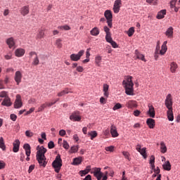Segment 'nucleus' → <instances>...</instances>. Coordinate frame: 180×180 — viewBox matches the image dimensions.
<instances>
[{
  "mask_svg": "<svg viewBox=\"0 0 180 180\" xmlns=\"http://www.w3.org/2000/svg\"><path fill=\"white\" fill-rule=\"evenodd\" d=\"M46 153H47V149H46L44 146H37V161L39 167H43V168H46V165H47V158H46L45 155Z\"/></svg>",
  "mask_w": 180,
  "mask_h": 180,
  "instance_id": "nucleus-1",
  "label": "nucleus"
},
{
  "mask_svg": "<svg viewBox=\"0 0 180 180\" xmlns=\"http://www.w3.org/2000/svg\"><path fill=\"white\" fill-rule=\"evenodd\" d=\"M133 77L128 76L122 82V85L125 89V94L127 95L133 96L134 95V90L133 86L134 84L133 83Z\"/></svg>",
  "mask_w": 180,
  "mask_h": 180,
  "instance_id": "nucleus-2",
  "label": "nucleus"
},
{
  "mask_svg": "<svg viewBox=\"0 0 180 180\" xmlns=\"http://www.w3.org/2000/svg\"><path fill=\"white\" fill-rule=\"evenodd\" d=\"M52 166L55 169V172L58 174L60 169H61V167H63V160H61V155L60 154L57 155L55 160L52 162Z\"/></svg>",
  "mask_w": 180,
  "mask_h": 180,
  "instance_id": "nucleus-3",
  "label": "nucleus"
},
{
  "mask_svg": "<svg viewBox=\"0 0 180 180\" xmlns=\"http://www.w3.org/2000/svg\"><path fill=\"white\" fill-rule=\"evenodd\" d=\"M101 167H94L91 170V174H94V176L97 180H102V176H103V173L101 172Z\"/></svg>",
  "mask_w": 180,
  "mask_h": 180,
  "instance_id": "nucleus-4",
  "label": "nucleus"
},
{
  "mask_svg": "<svg viewBox=\"0 0 180 180\" xmlns=\"http://www.w3.org/2000/svg\"><path fill=\"white\" fill-rule=\"evenodd\" d=\"M104 16L105 19H107V23L109 27L112 28V19L113 18V15H112V11H110V10H106L104 13Z\"/></svg>",
  "mask_w": 180,
  "mask_h": 180,
  "instance_id": "nucleus-5",
  "label": "nucleus"
},
{
  "mask_svg": "<svg viewBox=\"0 0 180 180\" xmlns=\"http://www.w3.org/2000/svg\"><path fill=\"white\" fill-rule=\"evenodd\" d=\"M84 53H85V51L81 50L77 54H71L70 56V60H72V61H79V60H81V56H84Z\"/></svg>",
  "mask_w": 180,
  "mask_h": 180,
  "instance_id": "nucleus-6",
  "label": "nucleus"
},
{
  "mask_svg": "<svg viewBox=\"0 0 180 180\" xmlns=\"http://www.w3.org/2000/svg\"><path fill=\"white\" fill-rule=\"evenodd\" d=\"M70 120L72 122H80L81 115H79V111H74L70 116Z\"/></svg>",
  "mask_w": 180,
  "mask_h": 180,
  "instance_id": "nucleus-7",
  "label": "nucleus"
},
{
  "mask_svg": "<svg viewBox=\"0 0 180 180\" xmlns=\"http://www.w3.org/2000/svg\"><path fill=\"white\" fill-rule=\"evenodd\" d=\"M172 95H171V94H169L166 96L165 105L167 109H172Z\"/></svg>",
  "mask_w": 180,
  "mask_h": 180,
  "instance_id": "nucleus-8",
  "label": "nucleus"
},
{
  "mask_svg": "<svg viewBox=\"0 0 180 180\" xmlns=\"http://www.w3.org/2000/svg\"><path fill=\"white\" fill-rule=\"evenodd\" d=\"M22 98L20 97V95L18 94L16 96V99L14 103V108L15 109H19V108H22Z\"/></svg>",
  "mask_w": 180,
  "mask_h": 180,
  "instance_id": "nucleus-9",
  "label": "nucleus"
},
{
  "mask_svg": "<svg viewBox=\"0 0 180 180\" xmlns=\"http://www.w3.org/2000/svg\"><path fill=\"white\" fill-rule=\"evenodd\" d=\"M122 5V0H116L114 3L113 11L114 13H119L120 11V6Z\"/></svg>",
  "mask_w": 180,
  "mask_h": 180,
  "instance_id": "nucleus-10",
  "label": "nucleus"
},
{
  "mask_svg": "<svg viewBox=\"0 0 180 180\" xmlns=\"http://www.w3.org/2000/svg\"><path fill=\"white\" fill-rule=\"evenodd\" d=\"M22 72L20 71H17L15 73L14 79L17 84V85H19L20 82H22Z\"/></svg>",
  "mask_w": 180,
  "mask_h": 180,
  "instance_id": "nucleus-11",
  "label": "nucleus"
},
{
  "mask_svg": "<svg viewBox=\"0 0 180 180\" xmlns=\"http://www.w3.org/2000/svg\"><path fill=\"white\" fill-rule=\"evenodd\" d=\"M13 153H18L19 151V148L20 147V141L18 139H16L13 143Z\"/></svg>",
  "mask_w": 180,
  "mask_h": 180,
  "instance_id": "nucleus-12",
  "label": "nucleus"
},
{
  "mask_svg": "<svg viewBox=\"0 0 180 180\" xmlns=\"http://www.w3.org/2000/svg\"><path fill=\"white\" fill-rule=\"evenodd\" d=\"M148 115H149L150 117H155V110L154 109V106L151 104H148Z\"/></svg>",
  "mask_w": 180,
  "mask_h": 180,
  "instance_id": "nucleus-13",
  "label": "nucleus"
},
{
  "mask_svg": "<svg viewBox=\"0 0 180 180\" xmlns=\"http://www.w3.org/2000/svg\"><path fill=\"white\" fill-rule=\"evenodd\" d=\"M110 133L112 135V137H119V133H117V129L116 128V126L111 125L110 127Z\"/></svg>",
  "mask_w": 180,
  "mask_h": 180,
  "instance_id": "nucleus-14",
  "label": "nucleus"
},
{
  "mask_svg": "<svg viewBox=\"0 0 180 180\" xmlns=\"http://www.w3.org/2000/svg\"><path fill=\"white\" fill-rule=\"evenodd\" d=\"M146 124L148 126L149 129H154V127H155V120L152 118H148Z\"/></svg>",
  "mask_w": 180,
  "mask_h": 180,
  "instance_id": "nucleus-15",
  "label": "nucleus"
},
{
  "mask_svg": "<svg viewBox=\"0 0 180 180\" xmlns=\"http://www.w3.org/2000/svg\"><path fill=\"white\" fill-rule=\"evenodd\" d=\"M165 35L168 39H172L174 37V28L172 27H169L165 32Z\"/></svg>",
  "mask_w": 180,
  "mask_h": 180,
  "instance_id": "nucleus-16",
  "label": "nucleus"
},
{
  "mask_svg": "<svg viewBox=\"0 0 180 180\" xmlns=\"http://www.w3.org/2000/svg\"><path fill=\"white\" fill-rule=\"evenodd\" d=\"M91 171V165H89L86 167L84 170L79 171V174H80L81 176H85V175H86V174H89Z\"/></svg>",
  "mask_w": 180,
  "mask_h": 180,
  "instance_id": "nucleus-17",
  "label": "nucleus"
},
{
  "mask_svg": "<svg viewBox=\"0 0 180 180\" xmlns=\"http://www.w3.org/2000/svg\"><path fill=\"white\" fill-rule=\"evenodd\" d=\"M6 44H8L9 49H13V47H15V39L13 37H10L7 39Z\"/></svg>",
  "mask_w": 180,
  "mask_h": 180,
  "instance_id": "nucleus-18",
  "label": "nucleus"
},
{
  "mask_svg": "<svg viewBox=\"0 0 180 180\" xmlns=\"http://www.w3.org/2000/svg\"><path fill=\"white\" fill-rule=\"evenodd\" d=\"M15 54L16 57H23L25 56V49H17L15 51Z\"/></svg>",
  "mask_w": 180,
  "mask_h": 180,
  "instance_id": "nucleus-19",
  "label": "nucleus"
},
{
  "mask_svg": "<svg viewBox=\"0 0 180 180\" xmlns=\"http://www.w3.org/2000/svg\"><path fill=\"white\" fill-rule=\"evenodd\" d=\"M1 105L3 106H12V102H11V98L9 97H6V98L4 99L3 102L1 103Z\"/></svg>",
  "mask_w": 180,
  "mask_h": 180,
  "instance_id": "nucleus-20",
  "label": "nucleus"
},
{
  "mask_svg": "<svg viewBox=\"0 0 180 180\" xmlns=\"http://www.w3.org/2000/svg\"><path fill=\"white\" fill-rule=\"evenodd\" d=\"M29 6H25L20 9V13L22 16H26V15H29Z\"/></svg>",
  "mask_w": 180,
  "mask_h": 180,
  "instance_id": "nucleus-21",
  "label": "nucleus"
},
{
  "mask_svg": "<svg viewBox=\"0 0 180 180\" xmlns=\"http://www.w3.org/2000/svg\"><path fill=\"white\" fill-rule=\"evenodd\" d=\"M165 15H167V10H161L158 13L156 18L157 19H164Z\"/></svg>",
  "mask_w": 180,
  "mask_h": 180,
  "instance_id": "nucleus-22",
  "label": "nucleus"
},
{
  "mask_svg": "<svg viewBox=\"0 0 180 180\" xmlns=\"http://www.w3.org/2000/svg\"><path fill=\"white\" fill-rule=\"evenodd\" d=\"M70 93L72 94V91H70V89L66 88L64 90L58 92L57 94V96H59V98H60V97L64 96V95H66L67 94H70Z\"/></svg>",
  "mask_w": 180,
  "mask_h": 180,
  "instance_id": "nucleus-23",
  "label": "nucleus"
},
{
  "mask_svg": "<svg viewBox=\"0 0 180 180\" xmlns=\"http://www.w3.org/2000/svg\"><path fill=\"white\" fill-rule=\"evenodd\" d=\"M23 148L25 150L26 155H30V154H32L30 145L29 143L24 144Z\"/></svg>",
  "mask_w": 180,
  "mask_h": 180,
  "instance_id": "nucleus-24",
  "label": "nucleus"
},
{
  "mask_svg": "<svg viewBox=\"0 0 180 180\" xmlns=\"http://www.w3.org/2000/svg\"><path fill=\"white\" fill-rule=\"evenodd\" d=\"M126 106L129 109H133V108H136V106H137V104H136V101H129L127 103Z\"/></svg>",
  "mask_w": 180,
  "mask_h": 180,
  "instance_id": "nucleus-25",
  "label": "nucleus"
},
{
  "mask_svg": "<svg viewBox=\"0 0 180 180\" xmlns=\"http://www.w3.org/2000/svg\"><path fill=\"white\" fill-rule=\"evenodd\" d=\"M103 91L104 92L103 95L106 98L109 96V86L107 84H103Z\"/></svg>",
  "mask_w": 180,
  "mask_h": 180,
  "instance_id": "nucleus-26",
  "label": "nucleus"
},
{
  "mask_svg": "<svg viewBox=\"0 0 180 180\" xmlns=\"http://www.w3.org/2000/svg\"><path fill=\"white\" fill-rule=\"evenodd\" d=\"M162 168L165 171H171V163L169 160L166 161L165 163L162 165Z\"/></svg>",
  "mask_w": 180,
  "mask_h": 180,
  "instance_id": "nucleus-27",
  "label": "nucleus"
},
{
  "mask_svg": "<svg viewBox=\"0 0 180 180\" xmlns=\"http://www.w3.org/2000/svg\"><path fill=\"white\" fill-rule=\"evenodd\" d=\"M167 118L169 122H172L174 120V112L172 109H168L167 110Z\"/></svg>",
  "mask_w": 180,
  "mask_h": 180,
  "instance_id": "nucleus-28",
  "label": "nucleus"
},
{
  "mask_svg": "<svg viewBox=\"0 0 180 180\" xmlns=\"http://www.w3.org/2000/svg\"><path fill=\"white\" fill-rule=\"evenodd\" d=\"M176 68H178V64H176V63L175 62H172L170 64V71L172 73H174L175 71H176Z\"/></svg>",
  "mask_w": 180,
  "mask_h": 180,
  "instance_id": "nucleus-29",
  "label": "nucleus"
},
{
  "mask_svg": "<svg viewBox=\"0 0 180 180\" xmlns=\"http://www.w3.org/2000/svg\"><path fill=\"white\" fill-rule=\"evenodd\" d=\"M63 40L60 38L57 39L55 41V46H56L57 49L63 48Z\"/></svg>",
  "mask_w": 180,
  "mask_h": 180,
  "instance_id": "nucleus-30",
  "label": "nucleus"
},
{
  "mask_svg": "<svg viewBox=\"0 0 180 180\" xmlns=\"http://www.w3.org/2000/svg\"><path fill=\"white\" fill-rule=\"evenodd\" d=\"M45 33L44 30H39L38 34H37V39H44Z\"/></svg>",
  "mask_w": 180,
  "mask_h": 180,
  "instance_id": "nucleus-31",
  "label": "nucleus"
},
{
  "mask_svg": "<svg viewBox=\"0 0 180 180\" xmlns=\"http://www.w3.org/2000/svg\"><path fill=\"white\" fill-rule=\"evenodd\" d=\"M82 162V158L79 157L73 159V165H79Z\"/></svg>",
  "mask_w": 180,
  "mask_h": 180,
  "instance_id": "nucleus-32",
  "label": "nucleus"
},
{
  "mask_svg": "<svg viewBox=\"0 0 180 180\" xmlns=\"http://www.w3.org/2000/svg\"><path fill=\"white\" fill-rule=\"evenodd\" d=\"M139 153L143 157L144 160L147 159V148H143Z\"/></svg>",
  "mask_w": 180,
  "mask_h": 180,
  "instance_id": "nucleus-33",
  "label": "nucleus"
},
{
  "mask_svg": "<svg viewBox=\"0 0 180 180\" xmlns=\"http://www.w3.org/2000/svg\"><path fill=\"white\" fill-rule=\"evenodd\" d=\"M90 33H91V36H98V34H99V29H98V27H95L90 31Z\"/></svg>",
  "mask_w": 180,
  "mask_h": 180,
  "instance_id": "nucleus-34",
  "label": "nucleus"
},
{
  "mask_svg": "<svg viewBox=\"0 0 180 180\" xmlns=\"http://www.w3.org/2000/svg\"><path fill=\"white\" fill-rule=\"evenodd\" d=\"M101 61H102V56H97L95 58V63L97 67H101Z\"/></svg>",
  "mask_w": 180,
  "mask_h": 180,
  "instance_id": "nucleus-35",
  "label": "nucleus"
},
{
  "mask_svg": "<svg viewBox=\"0 0 180 180\" xmlns=\"http://www.w3.org/2000/svg\"><path fill=\"white\" fill-rule=\"evenodd\" d=\"M135 54L136 56V58H139V60H141L142 61H145L146 58H144V55L139 53L137 50L135 51Z\"/></svg>",
  "mask_w": 180,
  "mask_h": 180,
  "instance_id": "nucleus-36",
  "label": "nucleus"
},
{
  "mask_svg": "<svg viewBox=\"0 0 180 180\" xmlns=\"http://www.w3.org/2000/svg\"><path fill=\"white\" fill-rule=\"evenodd\" d=\"M88 135L91 136V140H93L95 137L98 136V132L96 131H91L88 133Z\"/></svg>",
  "mask_w": 180,
  "mask_h": 180,
  "instance_id": "nucleus-37",
  "label": "nucleus"
},
{
  "mask_svg": "<svg viewBox=\"0 0 180 180\" xmlns=\"http://www.w3.org/2000/svg\"><path fill=\"white\" fill-rule=\"evenodd\" d=\"M160 150L161 153L163 154H165L167 153V146H165V143L164 142L160 143Z\"/></svg>",
  "mask_w": 180,
  "mask_h": 180,
  "instance_id": "nucleus-38",
  "label": "nucleus"
},
{
  "mask_svg": "<svg viewBox=\"0 0 180 180\" xmlns=\"http://www.w3.org/2000/svg\"><path fill=\"white\" fill-rule=\"evenodd\" d=\"M0 148L3 150V151H5L6 150V146H5V142L4 141V138H0Z\"/></svg>",
  "mask_w": 180,
  "mask_h": 180,
  "instance_id": "nucleus-39",
  "label": "nucleus"
},
{
  "mask_svg": "<svg viewBox=\"0 0 180 180\" xmlns=\"http://www.w3.org/2000/svg\"><path fill=\"white\" fill-rule=\"evenodd\" d=\"M167 50H168V48L167 46H163L162 45L161 50L160 51V54L161 56H164V54H165V53H167Z\"/></svg>",
  "mask_w": 180,
  "mask_h": 180,
  "instance_id": "nucleus-40",
  "label": "nucleus"
},
{
  "mask_svg": "<svg viewBox=\"0 0 180 180\" xmlns=\"http://www.w3.org/2000/svg\"><path fill=\"white\" fill-rule=\"evenodd\" d=\"M58 29H60V30H71V27L68 25L59 26L58 27Z\"/></svg>",
  "mask_w": 180,
  "mask_h": 180,
  "instance_id": "nucleus-41",
  "label": "nucleus"
},
{
  "mask_svg": "<svg viewBox=\"0 0 180 180\" xmlns=\"http://www.w3.org/2000/svg\"><path fill=\"white\" fill-rule=\"evenodd\" d=\"M127 34L129 36V37H131V36H133V34H134V27H131L129 29V30L127 31Z\"/></svg>",
  "mask_w": 180,
  "mask_h": 180,
  "instance_id": "nucleus-42",
  "label": "nucleus"
},
{
  "mask_svg": "<svg viewBox=\"0 0 180 180\" xmlns=\"http://www.w3.org/2000/svg\"><path fill=\"white\" fill-rule=\"evenodd\" d=\"M46 108H47V105L45 103H43L41 105L40 107L38 108V110L37 112H43V110H44V109H46Z\"/></svg>",
  "mask_w": 180,
  "mask_h": 180,
  "instance_id": "nucleus-43",
  "label": "nucleus"
},
{
  "mask_svg": "<svg viewBox=\"0 0 180 180\" xmlns=\"http://www.w3.org/2000/svg\"><path fill=\"white\" fill-rule=\"evenodd\" d=\"M40 63V60H39V56H35V58L33 60L32 65H39V63Z\"/></svg>",
  "mask_w": 180,
  "mask_h": 180,
  "instance_id": "nucleus-44",
  "label": "nucleus"
},
{
  "mask_svg": "<svg viewBox=\"0 0 180 180\" xmlns=\"http://www.w3.org/2000/svg\"><path fill=\"white\" fill-rule=\"evenodd\" d=\"M105 40L108 43H110L112 41H113V39H112V37H111V34H107L105 35Z\"/></svg>",
  "mask_w": 180,
  "mask_h": 180,
  "instance_id": "nucleus-45",
  "label": "nucleus"
},
{
  "mask_svg": "<svg viewBox=\"0 0 180 180\" xmlns=\"http://www.w3.org/2000/svg\"><path fill=\"white\" fill-rule=\"evenodd\" d=\"M105 151H110V153H113L115 151V146H110L105 148Z\"/></svg>",
  "mask_w": 180,
  "mask_h": 180,
  "instance_id": "nucleus-46",
  "label": "nucleus"
},
{
  "mask_svg": "<svg viewBox=\"0 0 180 180\" xmlns=\"http://www.w3.org/2000/svg\"><path fill=\"white\" fill-rule=\"evenodd\" d=\"M117 109H122V104L117 103L112 108V110H117Z\"/></svg>",
  "mask_w": 180,
  "mask_h": 180,
  "instance_id": "nucleus-47",
  "label": "nucleus"
},
{
  "mask_svg": "<svg viewBox=\"0 0 180 180\" xmlns=\"http://www.w3.org/2000/svg\"><path fill=\"white\" fill-rule=\"evenodd\" d=\"M178 0H172L170 1V8L171 9H174L175 8V5H176V2Z\"/></svg>",
  "mask_w": 180,
  "mask_h": 180,
  "instance_id": "nucleus-48",
  "label": "nucleus"
},
{
  "mask_svg": "<svg viewBox=\"0 0 180 180\" xmlns=\"http://www.w3.org/2000/svg\"><path fill=\"white\" fill-rule=\"evenodd\" d=\"M0 98H8V93L6 91H1L0 92Z\"/></svg>",
  "mask_w": 180,
  "mask_h": 180,
  "instance_id": "nucleus-49",
  "label": "nucleus"
},
{
  "mask_svg": "<svg viewBox=\"0 0 180 180\" xmlns=\"http://www.w3.org/2000/svg\"><path fill=\"white\" fill-rule=\"evenodd\" d=\"M158 1V0H146V2L150 5H157Z\"/></svg>",
  "mask_w": 180,
  "mask_h": 180,
  "instance_id": "nucleus-50",
  "label": "nucleus"
},
{
  "mask_svg": "<svg viewBox=\"0 0 180 180\" xmlns=\"http://www.w3.org/2000/svg\"><path fill=\"white\" fill-rule=\"evenodd\" d=\"M54 147H55L54 142H53V141H49L48 143V148L51 149V148H54Z\"/></svg>",
  "mask_w": 180,
  "mask_h": 180,
  "instance_id": "nucleus-51",
  "label": "nucleus"
},
{
  "mask_svg": "<svg viewBox=\"0 0 180 180\" xmlns=\"http://www.w3.org/2000/svg\"><path fill=\"white\" fill-rule=\"evenodd\" d=\"M78 151V146H72L70 148V153H77Z\"/></svg>",
  "mask_w": 180,
  "mask_h": 180,
  "instance_id": "nucleus-52",
  "label": "nucleus"
},
{
  "mask_svg": "<svg viewBox=\"0 0 180 180\" xmlns=\"http://www.w3.org/2000/svg\"><path fill=\"white\" fill-rule=\"evenodd\" d=\"M63 148H65V150H68L70 148V145L67 141H63Z\"/></svg>",
  "mask_w": 180,
  "mask_h": 180,
  "instance_id": "nucleus-53",
  "label": "nucleus"
},
{
  "mask_svg": "<svg viewBox=\"0 0 180 180\" xmlns=\"http://www.w3.org/2000/svg\"><path fill=\"white\" fill-rule=\"evenodd\" d=\"M110 43L111 46L113 47V49H117V47H119V46H117V44L116 43V41H115L113 40Z\"/></svg>",
  "mask_w": 180,
  "mask_h": 180,
  "instance_id": "nucleus-54",
  "label": "nucleus"
},
{
  "mask_svg": "<svg viewBox=\"0 0 180 180\" xmlns=\"http://www.w3.org/2000/svg\"><path fill=\"white\" fill-rule=\"evenodd\" d=\"M11 119L13 120V122H16V119H18V116L15 114H11L10 115Z\"/></svg>",
  "mask_w": 180,
  "mask_h": 180,
  "instance_id": "nucleus-55",
  "label": "nucleus"
},
{
  "mask_svg": "<svg viewBox=\"0 0 180 180\" xmlns=\"http://www.w3.org/2000/svg\"><path fill=\"white\" fill-rule=\"evenodd\" d=\"M76 71H77L78 72H83L84 68L82 66H77L76 68Z\"/></svg>",
  "mask_w": 180,
  "mask_h": 180,
  "instance_id": "nucleus-56",
  "label": "nucleus"
},
{
  "mask_svg": "<svg viewBox=\"0 0 180 180\" xmlns=\"http://www.w3.org/2000/svg\"><path fill=\"white\" fill-rule=\"evenodd\" d=\"M20 160H21L22 162H23V161H25V153H23V152H21L20 153Z\"/></svg>",
  "mask_w": 180,
  "mask_h": 180,
  "instance_id": "nucleus-57",
  "label": "nucleus"
},
{
  "mask_svg": "<svg viewBox=\"0 0 180 180\" xmlns=\"http://www.w3.org/2000/svg\"><path fill=\"white\" fill-rule=\"evenodd\" d=\"M160 49H161V47L160 46V45L157 44L155 53H156V54H160V51H161Z\"/></svg>",
  "mask_w": 180,
  "mask_h": 180,
  "instance_id": "nucleus-58",
  "label": "nucleus"
},
{
  "mask_svg": "<svg viewBox=\"0 0 180 180\" xmlns=\"http://www.w3.org/2000/svg\"><path fill=\"white\" fill-rule=\"evenodd\" d=\"M151 164H155V157L154 155H151L150 162Z\"/></svg>",
  "mask_w": 180,
  "mask_h": 180,
  "instance_id": "nucleus-59",
  "label": "nucleus"
},
{
  "mask_svg": "<svg viewBox=\"0 0 180 180\" xmlns=\"http://www.w3.org/2000/svg\"><path fill=\"white\" fill-rule=\"evenodd\" d=\"M25 135L27 137H32L33 136V132H30V131H26Z\"/></svg>",
  "mask_w": 180,
  "mask_h": 180,
  "instance_id": "nucleus-60",
  "label": "nucleus"
},
{
  "mask_svg": "<svg viewBox=\"0 0 180 180\" xmlns=\"http://www.w3.org/2000/svg\"><path fill=\"white\" fill-rule=\"evenodd\" d=\"M66 134L65 130L61 129L59 131V135L61 136L62 137H64V136Z\"/></svg>",
  "mask_w": 180,
  "mask_h": 180,
  "instance_id": "nucleus-61",
  "label": "nucleus"
},
{
  "mask_svg": "<svg viewBox=\"0 0 180 180\" xmlns=\"http://www.w3.org/2000/svg\"><path fill=\"white\" fill-rule=\"evenodd\" d=\"M5 165L4 161H0V169H4V168H5Z\"/></svg>",
  "mask_w": 180,
  "mask_h": 180,
  "instance_id": "nucleus-62",
  "label": "nucleus"
},
{
  "mask_svg": "<svg viewBox=\"0 0 180 180\" xmlns=\"http://www.w3.org/2000/svg\"><path fill=\"white\" fill-rule=\"evenodd\" d=\"M122 154L124 156V158H127V160H129V152L124 151L122 152Z\"/></svg>",
  "mask_w": 180,
  "mask_h": 180,
  "instance_id": "nucleus-63",
  "label": "nucleus"
},
{
  "mask_svg": "<svg viewBox=\"0 0 180 180\" xmlns=\"http://www.w3.org/2000/svg\"><path fill=\"white\" fill-rule=\"evenodd\" d=\"M33 169H34V165H32L29 167V169H28L29 174H30L32 171H33Z\"/></svg>",
  "mask_w": 180,
  "mask_h": 180,
  "instance_id": "nucleus-64",
  "label": "nucleus"
}]
</instances>
